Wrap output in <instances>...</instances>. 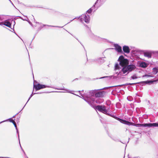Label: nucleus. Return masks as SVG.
Wrapping results in <instances>:
<instances>
[{
  "label": "nucleus",
  "instance_id": "f257e3e1",
  "mask_svg": "<svg viewBox=\"0 0 158 158\" xmlns=\"http://www.w3.org/2000/svg\"><path fill=\"white\" fill-rule=\"evenodd\" d=\"M118 61L120 62V65L123 67L121 71L119 72L118 74V77H121L123 75V74H125L127 72L128 73L135 68V66L133 65L127 66L128 64V61L127 59H124L123 56L119 57Z\"/></svg>",
  "mask_w": 158,
  "mask_h": 158
},
{
  "label": "nucleus",
  "instance_id": "f03ea898",
  "mask_svg": "<svg viewBox=\"0 0 158 158\" xmlns=\"http://www.w3.org/2000/svg\"><path fill=\"white\" fill-rule=\"evenodd\" d=\"M121 122L124 124L128 125H134L136 127H158V123H148V124H135L133 123H130L128 121L126 120H121Z\"/></svg>",
  "mask_w": 158,
  "mask_h": 158
},
{
  "label": "nucleus",
  "instance_id": "7ed1b4c3",
  "mask_svg": "<svg viewBox=\"0 0 158 158\" xmlns=\"http://www.w3.org/2000/svg\"><path fill=\"white\" fill-rule=\"evenodd\" d=\"M94 107L96 110L103 113L108 114V111L106 110V107L104 106H98Z\"/></svg>",
  "mask_w": 158,
  "mask_h": 158
},
{
  "label": "nucleus",
  "instance_id": "20e7f679",
  "mask_svg": "<svg viewBox=\"0 0 158 158\" xmlns=\"http://www.w3.org/2000/svg\"><path fill=\"white\" fill-rule=\"evenodd\" d=\"M80 19L81 22L84 21L86 23H88L89 20V16L88 15H83L80 17Z\"/></svg>",
  "mask_w": 158,
  "mask_h": 158
},
{
  "label": "nucleus",
  "instance_id": "39448f33",
  "mask_svg": "<svg viewBox=\"0 0 158 158\" xmlns=\"http://www.w3.org/2000/svg\"><path fill=\"white\" fill-rule=\"evenodd\" d=\"M47 87L44 85H41L40 84H38L37 85H34V87L36 90H40L41 89L45 88Z\"/></svg>",
  "mask_w": 158,
  "mask_h": 158
},
{
  "label": "nucleus",
  "instance_id": "423d86ee",
  "mask_svg": "<svg viewBox=\"0 0 158 158\" xmlns=\"http://www.w3.org/2000/svg\"><path fill=\"white\" fill-rule=\"evenodd\" d=\"M3 24L9 27H11L10 26L11 25V23L7 21L6 20L4 22L0 23V25H2Z\"/></svg>",
  "mask_w": 158,
  "mask_h": 158
},
{
  "label": "nucleus",
  "instance_id": "0eeeda50",
  "mask_svg": "<svg viewBox=\"0 0 158 158\" xmlns=\"http://www.w3.org/2000/svg\"><path fill=\"white\" fill-rule=\"evenodd\" d=\"M120 69V65L118 64H116L115 66V72L116 74H117V76L118 77V74L119 73H118V71Z\"/></svg>",
  "mask_w": 158,
  "mask_h": 158
},
{
  "label": "nucleus",
  "instance_id": "6e6552de",
  "mask_svg": "<svg viewBox=\"0 0 158 158\" xmlns=\"http://www.w3.org/2000/svg\"><path fill=\"white\" fill-rule=\"evenodd\" d=\"M123 51L127 53H129L130 52V49L128 47L125 46L123 47Z\"/></svg>",
  "mask_w": 158,
  "mask_h": 158
},
{
  "label": "nucleus",
  "instance_id": "1a4fd4ad",
  "mask_svg": "<svg viewBox=\"0 0 158 158\" xmlns=\"http://www.w3.org/2000/svg\"><path fill=\"white\" fill-rule=\"evenodd\" d=\"M86 101L88 102L89 104H92L91 103L92 101H94L93 98L88 97L86 99H85Z\"/></svg>",
  "mask_w": 158,
  "mask_h": 158
},
{
  "label": "nucleus",
  "instance_id": "9d476101",
  "mask_svg": "<svg viewBox=\"0 0 158 158\" xmlns=\"http://www.w3.org/2000/svg\"><path fill=\"white\" fill-rule=\"evenodd\" d=\"M114 47L116 50L118 52H121L122 51V48L121 47L117 44L114 45Z\"/></svg>",
  "mask_w": 158,
  "mask_h": 158
},
{
  "label": "nucleus",
  "instance_id": "9b49d317",
  "mask_svg": "<svg viewBox=\"0 0 158 158\" xmlns=\"http://www.w3.org/2000/svg\"><path fill=\"white\" fill-rule=\"evenodd\" d=\"M139 65L141 67L145 68L148 66V64L144 62H142Z\"/></svg>",
  "mask_w": 158,
  "mask_h": 158
},
{
  "label": "nucleus",
  "instance_id": "f8f14e48",
  "mask_svg": "<svg viewBox=\"0 0 158 158\" xmlns=\"http://www.w3.org/2000/svg\"><path fill=\"white\" fill-rule=\"evenodd\" d=\"M158 73V70L156 68H154L153 69V71L152 72V73L151 74V75H153L154 77L155 76V75L157 74Z\"/></svg>",
  "mask_w": 158,
  "mask_h": 158
},
{
  "label": "nucleus",
  "instance_id": "ddd939ff",
  "mask_svg": "<svg viewBox=\"0 0 158 158\" xmlns=\"http://www.w3.org/2000/svg\"><path fill=\"white\" fill-rule=\"evenodd\" d=\"M144 55L145 56L149 58L151 57V54L150 52H147L144 53Z\"/></svg>",
  "mask_w": 158,
  "mask_h": 158
},
{
  "label": "nucleus",
  "instance_id": "4468645a",
  "mask_svg": "<svg viewBox=\"0 0 158 158\" xmlns=\"http://www.w3.org/2000/svg\"><path fill=\"white\" fill-rule=\"evenodd\" d=\"M140 77L137 74H135L133 75L131 77V78L133 79H137V78H140Z\"/></svg>",
  "mask_w": 158,
  "mask_h": 158
},
{
  "label": "nucleus",
  "instance_id": "2eb2a0df",
  "mask_svg": "<svg viewBox=\"0 0 158 158\" xmlns=\"http://www.w3.org/2000/svg\"><path fill=\"white\" fill-rule=\"evenodd\" d=\"M10 121V122H12V123L13 124H14L15 127L16 128V129H17V126H16V123L12 119H10L9 120Z\"/></svg>",
  "mask_w": 158,
  "mask_h": 158
},
{
  "label": "nucleus",
  "instance_id": "dca6fc26",
  "mask_svg": "<svg viewBox=\"0 0 158 158\" xmlns=\"http://www.w3.org/2000/svg\"><path fill=\"white\" fill-rule=\"evenodd\" d=\"M154 77V76H153V75L150 74V75H143V77Z\"/></svg>",
  "mask_w": 158,
  "mask_h": 158
},
{
  "label": "nucleus",
  "instance_id": "f3484780",
  "mask_svg": "<svg viewBox=\"0 0 158 158\" xmlns=\"http://www.w3.org/2000/svg\"><path fill=\"white\" fill-rule=\"evenodd\" d=\"M154 81H144V82H145V83L146 84H148L149 83H152Z\"/></svg>",
  "mask_w": 158,
  "mask_h": 158
},
{
  "label": "nucleus",
  "instance_id": "a211bd4d",
  "mask_svg": "<svg viewBox=\"0 0 158 158\" xmlns=\"http://www.w3.org/2000/svg\"><path fill=\"white\" fill-rule=\"evenodd\" d=\"M92 11V10L91 9H89L87 11V12L88 13H90Z\"/></svg>",
  "mask_w": 158,
  "mask_h": 158
},
{
  "label": "nucleus",
  "instance_id": "6ab92c4d",
  "mask_svg": "<svg viewBox=\"0 0 158 158\" xmlns=\"http://www.w3.org/2000/svg\"><path fill=\"white\" fill-rule=\"evenodd\" d=\"M32 94L31 95L30 97L28 99V100L30 99L31 97L32 96Z\"/></svg>",
  "mask_w": 158,
  "mask_h": 158
},
{
  "label": "nucleus",
  "instance_id": "aec40b11",
  "mask_svg": "<svg viewBox=\"0 0 158 158\" xmlns=\"http://www.w3.org/2000/svg\"><path fill=\"white\" fill-rule=\"evenodd\" d=\"M98 94H96V95L97 96H98Z\"/></svg>",
  "mask_w": 158,
  "mask_h": 158
},
{
  "label": "nucleus",
  "instance_id": "412c9836",
  "mask_svg": "<svg viewBox=\"0 0 158 158\" xmlns=\"http://www.w3.org/2000/svg\"><path fill=\"white\" fill-rule=\"evenodd\" d=\"M3 121H2V122H1V123H2V122H3Z\"/></svg>",
  "mask_w": 158,
  "mask_h": 158
},
{
  "label": "nucleus",
  "instance_id": "4be33fe9",
  "mask_svg": "<svg viewBox=\"0 0 158 158\" xmlns=\"http://www.w3.org/2000/svg\"><path fill=\"white\" fill-rule=\"evenodd\" d=\"M3 121H2V122H1V123H2V122H3Z\"/></svg>",
  "mask_w": 158,
  "mask_h": 158
}]
</instances>
